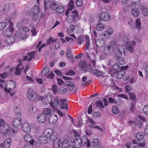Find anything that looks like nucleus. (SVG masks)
Wrapping results in <instances>:
<instances>
[{"instance_id": "10", "label": "nucleus", "mask_w": 148, "mask_h": 148, "mask_svg": "<svg viewBox=\"0 0 148 148\" xmlns=\"http://www.w3.org/2000/svg\"><path fill=\"white\" fill-rule=\"evenodd\" d=\"M116 49L117 51L120 54L119 55V56H121L123 53L124 54H125V50H126V48L124 45H119L117 46Z\"/></svg>"}, {"instance_id": "42", "label": "nucleus", "mask_w": 148, "mask_h": 148, "mask_svg": "<svg viewBox=\"0 0 148 148\" xmlns=\"http://www.w3.org/2000/svg\"><path fill=\"white\" fill-rule=\"evenodd\" d=\"M96 106L98 108L100 109L101 108H104L103 103L101 101L98 100L96 101L95 104Z\"/></svg>"}, {"instance_id": "47", "label": "nucleus", "mask_w": 148, "mask_h": 148, "mask_svg": "<svg viewBox=\"0 0 148 148\" xmlns=\"http://www.w3.org/2000/svg\"><path fill=\"white\" fill-rule=\"evenodd\" d=\"M23 67L21 68L18 66H17L16 70L15 71L14 73V74L16 75H19L21 74V71Z\"/></svg>"}, {"instance_id": "36", "label": "nucleus", "mask_w": 148, "mask_h": 148, "mask_svg": "<svg viewBox=\"0 0 148 148\" xmlns=\"http://www.w3.org/2000/svg\"><path fill=\"white\" fill-rule=\"evenodd\" d=\"M91 72L93 74L98 76H101L103 74L102 72L101 71L97 69L91 70Z\"/></svg>"}, {"instance_id": "37", "label": "nucleus", "mask_w": 148, "mask_h": 148, "mask_svg": "<svg viewBox=\"0 0 148 148\" xmlns=\"http://www.w3.org/2000/svg\"><path fill=\"white\" fill-rule=\"evenodd\" d=\"M50 71L49 69L47 67H45L42 69L41 72V75L42 76L48 74Z\"/></svg>"}, {"instance_id": "50", "label": "nucleus", "mask_w": 148, "mask_h": 148, "mask_svg": "<svg viewBox=\"0 0 148 148\" xmlns=\"http://www.w3.org/2000/svg\"><path fill=\"white\" fill-rule=\"evenodd\" d=\"M7 26L6 23L5 22L0 23V31L4 29Z\"/></svg>"}, {"instance_id": "60", "label": "nucleus", "mask_w": 148, "mask_h": 148, "mask_svg": "<svg viewBox=\"0 0 148 148\" xmlns=\"http://www.w3.org/2000/svg\"><path fill=\"white\" fill-rule=\"evenodd\" d=\"M129 68L128 66L127 65L125 66H121L120 69V71H122L125 72V71L126 70Z\"/></svg>"}, {"instance_id": "14", "label": "nucleus", "mask_w": 148, "mask_h": 148, "mask_svg": "<svg viewBox=\"0 0 148 148\" xmlns=\"http://www.w3.org/2000/svg\"><path fill=\"white\" fill-rule=\"evenodd\" d=\"M58 117L57 115L56 114H52L49 116L48 119L49 123L53 124L55 123L57 121Z\"/></svg>"}, {"instance_id": "56", "label": "nucleus", "mask_w": 148, "mask_h": 148, "mask_svg": "<svg viewBox=\"0 0 148 148\" xmlns=\"http://www.w3.org/2000/svg\"><path fill=\"white\" fill-rule=\"evenodd\" d=\"M57 39H54L52 38H50L47 41V45H49L50 43H53L55 42Z\"/></svg>"}, {"instance_id": "25", "label": "nucleus", "mask_w": 148, "mask_h": 148, "mask_svg": "<svg viewBox=\"0 0 148 148\" xmlns=\"http://www.w3.org/2000/svg\"><path fill=\"white\" fill-rule=\"evenodd\" d=\"M34 92L33 89L31 88H29L27 91V97L29 99H32L34 97Z\"/></svg>"}, {"instance_id": "49", "label": "nucleus", "mask_w": 148, "mask_h": 148, "mask_svg": "<svg viewBox=\"0 0 148 148\" xmlns=\"http://www.w3.org/2000/svg\"><path fill=\"white\" fill-rule=\"evenodd\" d=\"M50 0H44V7L45 10L48 9Z\"/></svg>"}, {"instance_id": "62", "label": "nucleus", "mask_w": 148, "mask_h": 148, "mask_svg": "<svg viewBox=\"0 0 148 148\" xmlns=\"http://www.w3.org/2000/svg\"><path fill=\"white\" fill-rule=\"evenodd\" d=\"M33 20L34 21H37L38 19V14H33L32 16Z\"/></svg>"}, {"instance_id": "19", "label": "nucleus", "mask_w": 148, "mask_h": 148, "mask_svg": "<svg viewBox=\"0 0 148 148\" xmlns=\"http://www.w3.org/2000/svg\"><path fill=\"white\" fill-rule=\"evenodd\" d=\"M24 140L27 142H29L30 144L33 145L34 141L32 139L31 136L29 134H27L24 136Z\"/></svg>"}, {"instance_id": "55", "label": "nucleus", "mask_w": 148, "mask_h": 148, "mask_svg": "<svg viewBox=\"0 0 148 148\" xmlns=\"http://www.w3.org/2000/svg\"><path fill=\"white\" fill-rule=\"evenodd\" d=\"M59 99L58 97H56L54 101L53 104L55 107L59 105L60 103L59 101Z\"/></svg>"}, {"instance_id": "30", "label": "nucleus", "mask_w": 148, "mask_h": 148, "mask_svg": "<svg viewBox=\"0 0 148 148\" xmlns=\"http://www.w3.org/2000/svg\"><path fill=\"white\" fill-rule=\"evenodd\" d=\"M11 140L10 138H7L5 140L3 143V146L5 148H8L10 147L11 143Z\"/></svg>"}, {"instance_id": "20", "label": "nucleus", "mask_w": 148, "mask_h": 148, "mask_svg": "<svg viewBox=\"0 0 148 148\" xmlns=\"http://www.w3.org/2000/svg\"><path fill=\"white\" fill-rule=\"evenodd\" d=\"M120 68V66L117 63L114 64L112 67V70H110V72L111 73H113L115 74H116L119 71V69Z\"/></svg>"}, {"instance_id": "28", "label": "nucleus", "mask_w": 148, "mask_h": 148, "mask_svg": "<svg viewBox=\"0 0 148 148\" xmlns=\"http://www.w3.org/2000/svg\"><path fill=\"white\" fill-rule=\"evenodd\" d=\"M64 10V8L62 6H58L55 10L56 12L58 14L63 13Z\"/></svg>"}, {"instance_id": "54", "label": "nucleus", "mask_w": 148, "mask_h": 148, "mask_svg": "<svg viewBox=\"0 0 148 148\" xmlns=\"http://www.w3.org/2000/svg\"><path fill=\"white\" fill-rule=\"evenodd\" d=\"M135 103L133 102L132 103L130 107V112H133L135 110Z\"/></svg>"}, {"instance_id": "52", "label": "nucleus", "mask_w": 148, "mask_h": 148, "mask_svg": "<svg viewBox=\"0 0 148 148\" xmlns=\"http://www.w3.org/2000/svg\"><path fill=\"white\" fill-rule=\"evenodd\" d=\"M129 96L130 99L133 101H135L136 100V97L134 94L133 92H129Z\"/></svg>"}, {"instance_id": "58", "label": "nucleus", "mask_w": 148, "mask_h": 148, "mask_svg": "<svg viewBox=\"0 0 148 148\" xmlns=\"http://www.w3.org/2000/svg\"><path fill=\"white\" fill-rule=\"evenodd\" d=\"M15 36L16 38L19 39H21L22 35L21 32H16L15 34Z\"/></svg>"}, {"instance_id": "31", "label": "nucleus", "mask_w": 148, "mask_h": 148, "mask_svg": "<svg viewBox=\"0 0 148 148\" xmlns=\"http://www.w3.org/2000/svg\"><path fill=\"white\" fill-rule=\"evenodd\" d=\"M62 144V148H68L69 146L71 145H69V141L67 139L64 140L63 142H61Z\"/></svg>"}, {"instance_id": "9", "label": "nucleus", "mask_w": 148, "mask_h": 148, "mask_svg": "<svg viewBox=\"0 0 148 148\" xmlns=\"http://www.w3.org/2000/svg\"><path fill=\"white\" fill-rule=\"evenodd\" d=\"M82 145L83 146L86 145L88 147L90 146V143L89 140L88 139L87 136H82L81 138Z\"/></svg>"}, {"instance_id": "48", "label": "nucleus", "mask_w": 148, "mask_h": 148, "mask_svg": "<svg viewBox=\"0 0 148 148\" xmlns=\"http://www.w3.org/2000/svg\"><path fill=\"white\" fill-rule=\"evenodd\" d=\"M128 24L131 28L132 29L134 28V25L133 19H130L128 21Z\"/></svg>"}, {"instance_id": "41", "label": "nucleus", "mask_w": 148, "mask_h": 148, "mask_svg": "<svg viewBox=\"0 0 148 148\" xmlns=\"http://www.w3.org/2000/svg\"><path fill=\"white\" fill-rule=\"evenodd\" d=\"M61 143L60 140L59 139H57L53 143V146L55 148H59Z\"/></svg>"}, {"instance_id": "59", "label": "nucleus", "mask_w": 148, "mask_h": 148, "mask_svg": "<svg viewBox=\"0 0 148 148\" xmlns=\"http://www.w3.org/2000/svg\"><path fill=\"white\" fill-rule=\"evenodd\" d=\"M113 32V29L111 28L110 27H109L108 28V30L106 31V34L108 35H110L112 34Z\"/></svg>"}, {"instance_id": "16", "label": "nucleus", "mask_w": 148, "mask_h": 148, "mask_svg": "<svg viewBox=\"0 0 148 148\" xmlns=\"http://www.w3.org/2000/svg\"><path fill=\"white\" fill-rule=\"evenodd\" d=\"M96 45L99 48L103 47L105 44V41L102 38L98 39L95 41Z\"/></svg>"}, {"instance_id": "44", "label": "nucleus", "mask_w": 148, "mask_h": 148, "mask_svg": "<svg viewBox=\"0 0 148 148\" xmlns=\"http://www.w3.org/2000/svg\"><path fill=\"white\" fill-rule=\"evenodd\" d=\"M74 2L73 0H70L69 3V9L71 11L73 10L74 7Z\"/></svg>"}, {"instance_id": "15", "label": "nucleus", "mask_w": 148, "mask_h": 148, "mask_svg": "<svg viewBox=\"0 0 148 148\" xmlns=\"http://www.w3.org/2000/svg\"><path fill=\"white\" fill-rule=\"evenodd\" d=\"M22 129L23 132L25 133L29 132L30 130L29 125L27 123H24L22 124Z\"/></svg>"}, {"instance_id": "13", "label": "nucleus", "mask_w": 148, "mask_h": 148, "mask_svg": "<svg viewBox=\"0 0 148 148\" xmlns=\"http://www.w3.org/2000/svg\"><path fill=\"white\" fill-rule=\"evenodd\" d=\"M47 117L42 113L39 115L37 117V120L40 123H43L46 121Z\"/></svg>"}, {"instance_id": "3", "label": "nucleus", "mask_w": 148, "mask_h": 148, "mask_svg": "<svg viewBox=\"0 0 148 148\" xmlns=\"http://www.w3.org/2000/svg\"><path fill=\"white\" fill-rule=\"evenodd\" d=\"M131 13L132 15L135 17H137L140 14L138 10L139 7L136 3L132 4L131 5Z\"/></svg>"}, {"instance_id": "45", "label": "nucleus", "mask_w": 148, "mask_h": 148, "mask_svg": "<svg viewBox=\"0 0 148 148\" xmlns=\"http://www.w3.org/2000/svg\"><path fill=\"white\" fill-rule=\"evenodd\" d=\"M112 112L115 114H116L118 113L119 109L117 106H114L112 107Z\"/></svg>"}, {"instance_id": "27", "label": "nucleus", "mask_w": 148, "mask_h": 148, "mask_svg": "<svg viewBox=\"0 0 148 148\" xmlns=\"http://www.w3.org/2000/svg\"><path fill=\"white\" fill-rule=\"evenodd\" d=\"M15 38L12 36H8L7 37L5 41V42L10 44L14 42L15 41Z\"/></svg>"}, {"instance_id": "22", "label": "nucleus", "mask_w": 148, "mask_h": 148, "mask_svg": "<svg viewBox=\"0 0 148 148\" xmlns=\"http://www.w3.org/2000/svg\"><path fill=\"white\" fill-rule=\"evenodd\" d=\"M53 133V130L50 128L46 129L44 131L43 134L47 137L49 138Z\"/></svg>"}, {"instance_id": "63", "label": "nucleus", "mask_w": 148, "mask_h": 148, "mask_svg": "<svg viewBox=\"0 0 148 148\" xmlns=\"http://www.w3.org/2000/svg\"><path fill=\"white\" fill-rule=\"evenodd\" d=\"M98 143V140L97 138H94L93 139L92 144L94 146H96L97 145Z\"/></svg>"}, {"instance_id": "57", "label": "nucleus", "mask_w": 148, "mask_h": 148, "mask_svg": "<svg viewBox=\"0 0 148 148\" xmlns=\"http://www.w3.org/2000/svg\"><path fill=\"white\" fill-rule=\"evenodd\" d=\"M66 89L64 87H61L59 88L58 91L60 94H64L66 92Z\"/></svg>"}, {"instance_id": "46", "label": "nucleus", "mask_w": 148, "mask_h": 148, "mask_svg": "<svg viewBox=\"0 0 148 148\" xmlns=\"http://www.w3.org/2000/svg\"><path fill=\"white\" fill-rule=\"evenodd\" d=\"M86 45L85 47V49L87 50L90 46V40L88 36H87L86 37Z\"/></svg>"}, {"instance_id": "23", "label": "nucleus", "mask_w": 148, "mask_h": 148, "mask_svg": "<svg viewBox=\"0 0 148 148\" xmlns=\"http://www.w3.org/2000/svg\"><path fill=\"white\" fill-rule=\"evenodd\" d=\"M38 140L40 142L43 144H45L48 142V138L45 135L40 136Z\"/></svg>"}, {"instance_id": "51", "label": "nucleus", "mask_w": 148, "mask_h": 148, "mask_svg": "<svg viewBox=\"0 0 148 148\" xmlns=\"http://www.w3.org/2000/svg\"><path fill=\"white\" fill-rule=\"evenodd\" d=\"M117 73L118 74L117 76V78H118L120 79L123 77V75L125 74V72H122L120 71L118 72Z\"/></svg>"}, {"instance_id": "64", "label": "nucleus", "mask_w": 148, "mask_h": 148, "mask_svg": "<svg viewBox=\"0 0 148 148\" xmlns=\"http://www.w3.org/2000/svg\"><path fill=\"white\" fill-rule=\"evenodd\" d=\"M75 74V72L72 70H71L69 71L66 72V75L68 76L73 75Z\"/></svg>"}, {"instance_id": "1", "label": "nucleus", "mask_w": 148, "mask_h": 148, "mask_svg": "<svg viewBox=\"0 0 148 148\" xmlns=\"http://www.w3.org/2000/svg\"><path fill=\"white\" fill-rule=\"evenodd\" d=\"M37 98L38 100H40L43 104L45 105L50 104L51 107L54 108H55L53 106L52 97L49 94L44 97L38 96Z\"/></svg>"}, {"instance_id": "18", "label": "nucleus", "mask_w": 148, "mask_h": 148, "mask_svg": "<svg viewBox=\"0 0 148 148\" xmlns=\"http://www.w3.org/2000/svg\"><path fill=\"white\" fill-rule=\"evenodd\" d=\"M78 15L77 12L74 10L71 13V14L68 16V18L71 20L75 21V19L77 17Z\"/></svg>"}, {"instance_id": "5", "label": "nucleus", "mask_w": 148, "mask_h": 148, "mask_svg": "<svg viewBox=\"0 0 148 148\" xmlns=\"http://www.w3.org/2000/svg\"><path fill=\"white\" fill-rule=\"evenodd\" d=\"M73 141L75 146L76 148H80L82 145L81 138L79 136V134L77 133L76 135L75 138L73 139Z\"/></svg>"}, {"instance_id": "6", "label": "nucleus", "mask_w": 148, "mask_h": 148, "mask_svg": "<svg viewBox=\"0 0 148 148\" xmlns=\"http://www.w3.org/2000/svg\"><path fill=\"white\" fill-rule=\"evenodd\" d=\"M100 20L104 21H108L110 18V16L109 13L107 12H101L99 15Z\"/></svg>"}, {"instance_id": "2", "label": "nucleus", "mask_w": 148, "mask_h": 148, "mask_svg": "<svg viewBox=\"0 0 148 148\" xmlns=\"http://www.w3.org/2000/svg\"><path fill=\"white\" fill-rule=\"evenodd\" d=\"M123 40L126 42V46L128 51L130 52H132L133 51V46L136 45V42L134 41H129V39L126 35L125 36Z\"/></svg>"}, {"instance_id": "43", "label": "nucleus", "mask_w": 148, "mask_h": 148, "mask_svg": "<svg viewBox=\"0 0 148 148\" xmlns=\"http://www.w3.org/2000/svg\"><path fill=\"white\" fill-rule=\"evenodd\" d=\"M57 137V136L55 135L53 133V134H52L48 138V142L49 141V140H50L51 141L54 142L57 139H58Z\"/></svg>"}, {"instance_id": "53", "label": "nucleus", "mask_w": 148, "mask_h": 148, "mask_svg": "<svg viewBox=\"0 0 148 148\" xmlns=\"http://www.w3.org/2000/svg\"><path fill=\"white\" fill-rule=\"evenodd\" d=\"M75 4L77 6L81 7L83 4L82 0H76Z\"/></svg>"}, {"instance_id": "24", "label": "nucleus", "mask_w": 148, "mask_h": 148, "mask_svg": "<svg viewBox=\"0 0 148 148\" xmlns=\"http://www.w3.org/2000/svg\"><path fill=\"white\" fill-rule=\"evenodd\" d=\"M53 112V110H51L50 108H47L44 109L42 113L47 116V115L51 114Z\"/></svg>"}, {"instance_id": "34", "label": "nucleus", "mask_w": 148, "mask_h": 148, "mask_svg": "<svg viewBox=\"0 0 148 148\" xmlns=\"http://www.w3.org/2000/svg\"><path fill=\"white\" fill-rule=\"evenodd\" d=\"M104 28V25L103 23H99L96 25V29L97 31H101Z\"/></svg>"}, {"instance_id": "32", "label": "nucleus", "mask_w": 148, "mask_h": 148, "mask_svg": "<svg viewBox=\"0 0 148 148\" xmlns=\"http://www.w3.org/2000/svg\"><path fill=\"white\" fill-rule=\"evenodd\" d=\"M117 61L118 63L121 65L124 64L125 63V60L121 57V56L118 55L117 56Z\"/></svg>"}, {"instance_id": "40", "label": "nucleus", "mask_w": 148, "mask_h": 148, "mask_svg": "<svg viewBox=\"0 0 148 148\" xmlns=\"http://www.w3.org/2000/svg\"><path fill=\"white\" fill-rule=\"evenodd\" d=\"M33 14H38L40 12V9L39 6L37 5H35L32 9Z\"/></svg>"}, {"instance_id": "12", "label": "nucleus", "mask_w": 148, "mask_h": 148, "mask_svg": "<svg viewBox=\"0 0 148 148\" xmlns=\"http://www.w3.org/2000/svg\"><path fill=\"white\" fill-rule=\"evenodd\" d=\"M10 127L8 124H5L4 126H2L0 128V132L5 134L9 132Z\"/></svg>"}, {"instance_id": "35", "label": "nucleus", "mask_w": 148, "mask_h": 148, "mask_svg": "<svg viewBox=\"0 0 148 148\" xmlns=\"http://www.w3.org/2000/svg\"><path fill=\"white\" fill-rule=\"evenodd\" d=\"M141 23L140 19L138 18L136 21L135 27L137 29L140 30V29Z\"/></svg>"}, {"instance_id": "4", "label": "nucleus", "mask_w": 148, "mask_h": 148, "mask_svg": "<svg viewBox=\"0 0 148 148\" xmlns=\"http://www.w3.org/2000/svg\"><path fill=\"white\" fill-rule=\"evenodd\" d=\"M22 122L21 119L20 118H18L15 119L12 122L13 126L16 129H12V132L15 133L18 132V130L16 129L21 125Z\"/></svg>"}, {"instance_id": "38", "label": "nucleus", "mask_w": 148, "mask_h": 148, "mask_svg": "<svg viewBox=\"0 0 148 148\" xmlns=\"http://www.w3.org/2000/svg\"><path fill=\"white\" fill-rule=\"evenodd\" d=\"M144 133L143 132H140L137 133L136 135V138L139 141L140 140L143 139L144 136Z\"/></svg>"}, {"instance_id": "21", "label": "nucleus", "mask_w": 148, "mask_h": 148, "mask_svg": "<svg viewBox=\"0 0 148 148\" xmlns=\"http://www.w3.org/2000/svg\"><path fill=\"white\" fill-rule=\"evenodd\" d=\"M35 53V52L33 51L28 53L27 54V56H26L23 57V61L26 60L27 59L29 58L27 60L28 62L30 61L34 57V55Z\"/></svg>"}, {"instance_id": "17", "label": "nucleus", "mask_w": 148, "mask_h": 148, "mask_svg": "<svg viewBox=\"0 0 148 148\" xmlns=\"http://www.w3.org/2000/svg\"><path fill=\"white\" fill-rule=\"evenodd\" d=\"M61 103L60 107L61 109H64L66 110L68 109V102L67 101L66 99H61L60 101Z\"/></svg>"}, {"instance_id": "8", "label": "nucleus", "mask_w": 148, "mask_h": 148, "mask_svg": "<svg viewBox=\"0 0 148 148\" xmlns=\"http://www.w3.org/2000/svg\"><path fill=\"white\" fill-rule=\"evenodd\" d=\"M113 50V48L112 45H109L107 47H105L103 52L105 55V56L103 57V56H101V59H105L106 57L107 56L110 55Z\"/></svg>"}, {"instance_id": "29", "label": "nucleus", "mask_w": 148, "mask_h": 148, "mask_svg": "<svg viewBox=\"0 0 148 148\" xmlns=\"http://www.w3.org/2000/svg\"><path fill=\"white\" fill-rule=\"evenodd\" d=\"M34 110V106L32 105H30L29 106L28 109V113L29 114V116H32L34 114L33 112Z\"/></svg>"}, {"instance_id": "11", "label": "nucleus", "mask_w": 148, "mask_h": 148, "mask_svg": "<svg viewBox=\"0 0 148 148\" xmlns=\"http://www.w3.org/2000/svg\"><path fill=\"white\" fill-rule=\"evenodd\" d=\"M78 66L80 69L83 70L85 72L88 71V69L87 68V63L84 60L82 61L79 63Z\"/></svg>"}, {"instance_id": "33", "label": "nucleus", "mask_w": 148, "mask_h": 148, "mask_svg": "<svg viewBox=\"0 0 148 148\" xmlns=\"http://www.w3.org/2000/svg\"><path fill=\"white\" fill-rule=\"evenodd\" d=\"M49 5L51 9L53 10H55L58 6V2L56 1H53Z\"/></svg>"}, {"instance_id": "7", "label": "nucleus", "mask_w": 148, "mask_h": 148, "mask_svg": "<svg viewBox=\"0 0 148 148\" xmlns=\"http://www.w3.org/2000/svg\"><path fill=\"white\" fill-rule=\"evenodd\" d=\"M14 30V29L13 27L12 24H10L8 27L3 31V34L5 36H9L12 34Z\"/></svg>"}, {"instance_id": "61", "label": "nucleus", "mask_w": 148, "mask_h": 148, "mask_svg": "<svg viewBox=\"0 0 148 148\" xmlns=\"http://www.w3.org/2000/svg\"><path fill=\"white\" fill-rule=\"evenodd\" d=\"M143 112L145 114H148V105H145L143 109Z\"/></svg>"}, {"instance_id": "39", "label": "nucleus", "mask_w": 148, "mask_h": 148, "mask_svg": "<svg viewBox=\"0 0 148 148\" xmlns=\"http://www.w3.org/2000/svg\"><path fill=\"white\" fill-rule=\"evenodd\" d=\"M65 86H66V89L68 91H72L74 88V84H66Z\"/></svg>"}, {"instance_id": "26", "label": "nucleus", "mask_w": 148, "mask_h": 148, "mask_svg": "<svg viewBox=\"0 0 148 148\" xmlns=\"http://www.w3.org/2000/svg\"><path fill=\"white\" fill-rule=\"evenodd\" d=\"M141 9L144 16H147L148 15V10L147 7L144 5H141Z\"/></svg>"}]
</instances>
